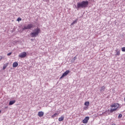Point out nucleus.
<instances>
[{
    "label": "nucleus",
    "instance_id": "obj_19",
    "mask_svg": "<svg viewBox=\"0 0 125 125\" xmlns=\"http://www.w3.org/2000/svg\"><path fill=\"white\" fill-rule=\"evenodd\" d=\"M122 117H123V115L122 114H119L118 116V119H121Z\"/></svg>",
    "mask_w": 125,
    "mask_h": 125
},
{
    "label": "nucleus",
    "instance_id": "obj_26",
    "mask_svg": "<svg viewBox=\"0 0 125 125\" xmlns=\"http://www.w3.org/2000/svg\"><path fill=\"white\" fill-rule=\"evenodd\" d=\"M0 61H1V60H0Z\"/></svg>",
    "mask_w": 125,
    "mask_h": 125
},
{
    "label": "nucleus",
    "instance_id": "obj_16",
    "mask_svg": "<svg viewBox=\"0 0 125 125\" xmlns=\"http://www.w3.org/2000/svg\"><path fill=\"white\" fill-rule=\"evenodd\" d=\"M58 115V113H55L54 114L52 115V118H53V119H54V118H55V117H56V116H57Z\"/></svg>",
    "mask_w": 125,
    "mask_h": 125
},
{
    "label": "nucleus",
    "instance_id": "obj_5",
    "mask_svg": "<svg viewBox=\"0 0 125 125\" xmlns=\"http://www.w3.org/2000/svg\"><path fill=\"white\" fill-rule=\"evenodd\" d=\"M26 56H27V53L26 52H23L19 55V57H20V58H25Z\"/></svg>",
    "mask_w": 125,
    "mask_h": 125
},
{
    "label": "nucleus",
    "instance_id": "obj_11",
    "mask_svg": "<svg viewBox=\"0 0 125 125\" xmlns=\"http://www.w3.org/2000/svg\"><path fill=\"white\" fill-rule=\"evenodd\" d=\"M8 66V63L7 62L4 64L3 66L2 70H5V69L6 68V67H7Z\"/></svg>",
    "mask_w": 125,
    "mask_h": 125
},
{
    "label": "nucleus",
    "instance_id": "obj_12",
    "mask_svg": "<svg viewBox=\"0 0 125 125\" xmlns=\"http://www.w3.org/2000/svg\"><path fill=\"white\" fill-rule=\"evenodd\" d=\"M16 102V100L11 101L9 102V105H13V104H14V103H15Z\"/></svg>",
    "mask_w": 125,
    "mask_h": 125
},
{
    "label": "nucleus",
    "instance_id": "obj_25",
    "mask_svg": "<svg viewBox=\"0 0 125 125\" xmlns=\"http://www.w3.org/2000/svg\"><path fill=\"white\" fill-rule=\"evenodd\" d=\"M124 101H125V99H124Z\"/></svg>",
    "mask_w": 125,
    "mask_h": 125
},
{
    "label": "nucleus",
    "instance_id": "obj_21",
    "mask_svg": "<svg viewBox=\"0 0 125 125\" xmlns=\"http://www.w3.org/2000/svg\"><path fill=\"white\" fill-rule=\"evenodd\" d=\"M21 19L20 18H18L17 19V21H21Z\"/></svg>",
    "mask_w": 125,
    "mask_h": 125
},
{
    "label": "nucleus",
    "instance_id": "obj_15",
    "mask_svg": "<svg viewBox=\"0 0 125 125\" xmlns=\"http://www.w3.org/2000/svg\"><path fill=\"white\" fill-rule=\"evenodd\" d=\"M105 86H103L101 87L100 90L101 92L105 91Z\"/></svg>",
    "mask_w": 125,
    "mask_h": 125
},
{
    "label": "nucleus",
    "instance_id": "obj_23",
    "mask_svg": "<svg viewBox=\"0 0 125 125\" xmlns=\"http://www.w3.org/2000/svg\"><path fill=\"white\" fill-rule=\"evenodd\" d=\"M1 59H2V56H0V60L1 61Z\"/></svg>",
    "mask_w": 125,
    "mask_h": 125
},
{
    "label": "nucleus",
    "instance_id": "obj_6",
    "mask_svg": "<svg viewBox=\"0 0 125 125\" xmlns=\"http://www.w3.org/2000/svg\"><path fill=\"white\" fill-rule=\"evenodd\" d=\"M70 73V70H66L60 77V79H62V78H64V77H66L68 74Z\"/></svg>",
    "mask_w": 125,
    "mask_h": 125
},
{
    "label": "nucleus",
    "instance_id": "obj_14",
    "mask_svg": "<svg viewBox=\"0 0 125 125\" xmlns=\"http://www.w3.org/2000/svg\"><path fill=\"white\" fill-rule=\"evenodd\" d=\"M62 121H64V116H62L61 117L59 118V122H62Z\"/></svg>",
    "mask_w": 125,
    "mask_h": 125
},
{
    "label": "nucleus",
    "instance_id": "obj_3",
    "mask_svg": "<svg viewBox=\"0 0 125 125\" xmlns=\"http://www.w3.org/2000/svg\"><path fill=\"white\" fill-rule=\"evenodd\" d=\"M41 33V29L37 28L34 29V32L31 33L30 36L31 38H36L37 36H39V34Z\"/></svg>",
    "mask_w": 125,
    "mask_h": 125
},
{
    "label": "nucleus",
    "instance_id": "obj_7",
    "mask_svg": "<svg viewBox=\"0 0 125 125\" xmlns=\"http://www.w3.org/2000/svg\"><path fill=\"white\" fill-rule=\"evenodd\" d=\"M89 120V117L87 116L85 117V118L83 120V124H87V123H88Z\"/></svg>",
    "mask_w": 125,
    "mask_h": 125
},
{
    "label": "nucleus",
    "instance_id": "obj_10",
    "mask_svg": "<svg viewBox=\"0 0 125 125\" xmlns=\"http://www.w3.org/2000/svg\"><path fill=\"white\" fill-rule=\"evenodd\" d=\"M17 66H18V62H14L13 64V68H16Z\"/></svg>",
    "mask_w": 125,
    "mask_h": 125
},
{
    "label": "nucleus",
    "instance_id": "obj_2",
    "mask_svg": "<svg viewBox=\"0 0 125 125\" xmlns=\"http://www.w3.org/2000/svg\"><path fill=\"white\" fill-rule=\"evenodd\" d=\"M119 107H120V104L118 103H114L110 105L111 109L110 110V112L111 113H113V112H115V111H117Z\"/></svg>",
    "mask_w": 125,
    "mask_h": 125
},
{
    "label": "nucleus",
    "instance_id": "obj_18",
    "mask_svg": "<svg viewBox=\"0 0 125 125\" xmlns=\"http://www.w3.org/2000/svg\"><path fill=\"white\" fill-rule=\"evenodd\" d=\"M85 106H89V102H85L84 103Z\"/></svg>",
    "mask_w": 125,
    "mask_h": 125
},
{
    "label": "nucleus",
    "instance_id": "obj_13",
    "mask_svg": "<svg viewBox=\"0 0 125 125\" xmlns=\"http://www.w3.org/2000/svg\"><path fill=\"white\" fill-rule=\"evenodd\" d=\"M76 59H77V56H75L73 58H72L71 60V63H74V62H75V61L76 60Z\"/></svg>",
    "mask_w": 125,
    "mask_h": 125
},
{
    "label": "nucleus",
    "instance_id": "obj_24",
    "mask_svg": "<svg viewBox=\"0 0 125 125\" xmlns=\"http://www.w3.org/2000/svg\"><path fill=\"white\" fill-rule=\"evenodd\" d=\"M0 113H1V110H0Z\"/></svg>",
    "mask_w": 125,
    "mask_h": 125
},
{
    "label": "nucleus",
    "instance_id": "obj_20",
    "mask_svg": "<svg viewBox=\"0 0 125 125\" xmlns=\"http://www.w3.org/2000/svg\"><path fill=\"white\" fill-rule=\"evenodd\" d=\"M122 51L125 52V47H124L122 48Z\"/></svg>",
    "mask_w": 125,
    "mask_h": 125
},
{
    "label": "nucleus",
    "instance_id": "obj_4",
    "mask_svg": "<svg viewBox=\"0 0 125 125\" xmlns=\"http://www.w3.org/2000/svg\"><path fill=\"white\" fill-rule=\"evenodd\" d=\"M33 27V24H29L27 25V26H24L22 28V31H24L25 30H30V29H32Z\"/></svg>",
    "mask_w": 125,
    "mask_h": 125
},
{
    "label": "nucleus",
    "instance_id": "obj_1",
    "mask_svg": "<svg viewBox=\"0 0 125 125\" xmlns=\"http://www.w3.org/2000/svg\"><path fill=\"white\" fill-rule=\"evenodd\" d=\"M88 1H83L82 2H78L77 6L75 5L76 8L78 10L80 9V8H86L87 6H88Z\"/></svg>",
    "mask_w": 125,
    "mask_h": 125
},
{
    "label": "nucleus",
    "instance_id": "obj_17",
    "mask_svg": "<svg viewBox=\"0 0 125 125\" xmlns=\"http://www.w3.org/2000/svg\"><path fill=\"white\" fill-rule=\"evenodd\" d=\"M77 22H78V20H75V21L71 23V25L73 26V25H75V24H76V23H77Z\"/></svg>",
    "mask_w": 125,
    "mask_h": 125
},
{
    "label": "nucleus",
    "instance_id": "obj_22",
    "mask_svg": "<svg viewBox=\"0 0 125 125\" xmlns=\"http://www.w3.org/2000/svg\"><path fill=\"white\" fill-rule=\"evenodd\" d=\"M11 54H12V53H11V52L7 54V56H10V55H11Z\"/></svg>",
    "mask_w": 125,
    "mask_h": 125
},
{
    "label": "nucleus",
    "instance_id": "obj_9",
    "mask_svg": "<svg viewBox=\"0 0 125 125\" xmlns=\"http://www.w3.org/2000/svg\"><path fill=\"white\" fill-rule=\"evenodd\" d=\"M116 53L115 54L116 56H120L121 54V52H120V50L119 49H116Z\"/></svg>",
    "mask_w": 125,
    "mask_h": 125
},
{
    "label": "nucleus",
    "instance_id": "obj_8",
    "mask_svg": "<svg viewBox=\"0 0 125 125\" xmlns=\"http://www.w3.org/2000/svg\"><path fill=\"white\" fill-rule=\"evenodd\" d=\"M44 113L42 111H40L38 112V115L39 116V117H40V118H42V117H43V115H44Z\"/></svg>",
    "mask_w": 125,
    "mask_h": 125
}]
</instances>
